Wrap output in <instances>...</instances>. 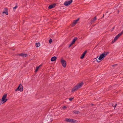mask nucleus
Returning a JSON list of instances; mask_svg holds the SVG:
<instances>
[{
	"mask_svg": "<svg viewBox=\"0 0 123 123\" xmlns=\"http://www.w3.org/2000/svg\"><path fill=\"white\" fill-rule=\"evenodd\" d=\"M18 7V6L17 5L15 7L13 8V10H14V11H15V10Z\"/></svg>",
	"mask_w": 123,
	"mask_h": 123,
	"instance_id": "nucleus-22",
	"label": "nucleus"
},
{
	"mask_svg": "<svg viewBox=\"0 0 123 123\" xmlns=\"http://www.w3.org/2000/svg\"><path fill=\"white\" fill-rule=\"evenodd\" d=\"M40 43H36V46L37 47H38L39 46Z\"/></svg>",
	"mask_w": 123,
	"mask_h": 123,
	"instance_id": "nucleus-19",
	"label": "nucleus"
},
{
	"mask_svg": "<svg viewBox=\"0 0 123 123\" xmlns=\"http://www.w3.org/2000/svg\"><path fill=\"white\" fill-rule=\"evenodd\" d=\"M5 11L3 12V13H5L6 15H8V10L6 8H5Z\"/></svg>",
	"mask_w": 123,
	"mask_h": 123,
	"instance_id": "nucleus-16",
	"label": "nucleus"
},
{
	"mask_svg": "<svg viewBox=\"0 0 123 123\" xmlns=\"http://www.w3.org/2000/svg\"><path fill=\"white\" fill-rule=\"evenodd\" d=\"M104 14L103 15V16L102 17V18H103L104 17Z\"/></svg>",
	"mask_w": 123,
	"mask_h": 123,
	"instance_id": "nucleus-32",
	"label": "nucleus"
},
{
	"mask_svg": "<svg viewBox=\"0 0 123 123\" xmlns=\"http://www.w3.org/2000/svg\"><path fill=\"white\" fill-rule=\"evenodd\" d=\"M73 2L72 0H70L69 1H66L64 3V5L66 6H68L69 5Z\"/></svg>",
	"mask_w": 123,
	"mask_h": 123,
	"instance_id": "nucleus-5",
	"label": "nucleus"
},
{
	"mask_svg": "<svg viewBox=\"0 0 123 123\" xmlns=\"http://www.w3.org/2000/svg\"><path fill=\"white\" fill-rule=\"evenodd\" d=\"M74 43V42L73 41H72V42L71 43L72 44H73Z\"/></svg>",
	"mask_w": 123,
	"mask_h": 123,
	"instance_id": "nucleus-29",
	"label": "nucleus"
},
{
	"mask_svg": "<svg viewBox=\"0 0 123 123\" xmlns=\"http://www.w3.org/2000/svg\"><path fill=\"white\" fill-rule=\"evenodd\" d=\"M121 36L120 34L119 33L117 35L113 40L112 41V43H113L114 42H115Z\"/></svg>",
	"mask_w": 123,
	"mask_h": 123,
	"instance_id": "nucleus-8",
	"label": "nucleus"
},
{
	"mask_svg": "<svg viewBox=\"0 0 123 123\" xmlns=\"http://www.w3.org/2000/svg\"><path fill=\"white\" fill-rule=\"evenodd\" d=\"M114 28H115V26H114V27H113L112 28V30H111V31H112L114 29Z\"/></svg>",
	"mask_w": 123,
	"mask_h": 123,
	"instance_id": "nucleus-30",
	"label": "nucleus"
},
{
	"mask_svg": "<svg viewBox=\"0 0 123 123\" xmlns=\"http://www.w3.org/2000/svg\"><path fill=\"white\" fill-rule=\"evenodd\" d=\"M18 55L22 56V57H26L28 55L27 54H25L23 53H22L21 54H18Z\"/></svg>",
	"mask_w": 123,
	"mask_h": 123,
	"instance_id": "nucleus-11",
	"label": "nucleus"
},
{
	"mask_svg": "<svg viewBox=\"0 0 123 123\" xmlns=\"http://www.w3.org/2000/svg\"><path fill=\"white\" fill-rule=\"evenodd\" d=\"M23 87L21 84H20L19 85L18 87L15 89V91L16 92L17 91H19L20 92H22L23 91Z\"/></svg>",
	"mask_w": 123,
	"mask_h": 123,
	"instance_id": "nucleus-4",
	"label": "nucleus"
},
{
	"mask_svg": "<svg viewBox=\"0 0 123 123\" xmlns=\"http://www.w3.org/2000/svg\"><path fill=\"white\" fill-rule=\"evenodd\" d=\"M83 82H81L73 88L72 90V92H74L75 91L77 90L78 88L81 87L83 85Z\"/></svg>",
	"mask_w": 123,
	"mask_h": 123,
	"instance_id": "nucleus-2",
	"label": "nucleus"
},
{
	"mask_svg": "<svg viewBox=\"0 0 123 123\" xmlns=\"http://www.w3.org/2000/svg\"><path fill=\"white\" fill-rule=\"evenodd\" d=\"M79 18H78L76 20H74L73 21L72 25V27H73L77 24V21L79 20Z\"/></svg>",
	"mask_w": 123,
	"mask_h": 123,
	"instance_id": "nucleus-10",
	"label": "nucleus"
},
{
	"mask_svg": "<svg viewBox=\"0 0 123 123\" xmlns=\"http://www.w3.org/2000/svg\"><path fill=\"white\" fill-rule=\"evenodd\" d=\"M119 10H118V12L119 13Z\"/></svg>",
	"mask_w": 123,
	"mask_h": 123,
	"instance_id": "nucleus-33",
	"label": "nucleus"
},
{
	"mask_svg": "<svg viewBox=\"0 0 123 123\" xmlns=\"http://www.w3.org/2000/svg\"><path fill=\"white\" fill-rule=\"evenodd\" d=\"M112 66H114V65H112Z\"/></svg>",
	"mask_w": 123,
	"mask_h": 123,
	"instance_id": "nucleus-34",
	"label": "nucleus"
},
{
	"mask_svg": "<svg viewBox=\"0 0 123 123\" xmlns=\"http://www.w3.org/2000/svg\"><path fill=\"white\" fill-rule=\"evenodd\" d=\"M114 105V103H113L112 104H111V105L113 106V107H114V108H115V107H116V105H117V104H116L115 105Z\"/></svg>",
	"mask_w": 123,
	"mask_h": 123,
	"instance_id": "nucleus-20",
	"label": "nucleus"
},
{
	"mask_svg": "<svg viewBox=\"0 0 123 123\" xmlns=\"http://www.w3.org/2000/svg\"><path fill=\"white\" fill-rule=\"evenodd\" d=\"M77 38L76 37H75L74 38V39H73V40H72V41H73L75 43V41L77 40Z\"/></svg>",
	"mask_w": 123,
	"mask_h": 123,
	"instance_id": "nucleus-21",
	"label": "nucleus"
},
{
	"mask_svg": "<svg viewBox=\"0 0 123 123\" xmlns=\"http://www.w3.org/2000/svg\"><path fill=\"white\" fill-rule=\"evenodd\" d=\"M120 34V35H121L123 34V30L120 33H119Z\"/></svg>",
	"mask_w": 123,
	"mask_h": 123,
	"instance_id": "nucleus-26",
	"label": "nucleus"
},
{
	"mask_svg": "<svg viewBox=\"0 0 123 123\" xmlns=\"http://www.w3.org/2000/svg\"><path fill=\"white\" fill-rule=\"evenodd\" d=\"M55 6V4H53V5H50L48 7V8L49 9H52Z\"/></svg>",
	"mask_w": 123,
	"mask_h": 123,
	"instance_id": "nucleus-13",
	"label": "nucleus"
},
{
	"mask_svg": "<svg viewBox=\"0 0 123 123\" xmlns=\"http://www.w3.org/2000/svg\"><path fill=\"white\" fill-rule=\"evenodd\" d=\"M107 55V53H103L100 55L99 57L98 58V59H97V58L98 57L97 56L96 59V60L97 62H100L101 61V60L99 61L98 60H101L102 59L104 58L105 57V56L106 55Z\"/></svg>",
	"mask_w": 123,
	"mask_h": 123,
	"instance_id": "nucleus-3",
	"label": "nucleus"
},
{
	"mask_svg": "<svg viewBox=\"0 0 123 123\" xmlns=\"http://www.w3.org/2000/svg\"><path fill=\"white\" fill-rule=\"evenodd\" d=\"M79 112V111H73V113L75 114H78Z\"/></svg>",
	"mask_w": 123,
	"mask_h": 123,
	"instance_id": "nucleus-18",
	"label": "nucleus"
},
{
	"mask_svg": "<svg viewBox=\"0 0 123 123\" xmlns=\"http://www.w3.org/2000/svg\"><path fill=\"white\" fill-rule=\"evenodd\" d=\"M91 105H93V104H92Z\"/></svg>",
	"mask_w": 123,
	"mask_h": 123,
	"instance_id": "nucleus-35",
	"label": "nucleus"
},
{
	"mask_svg": "<svg viewBox=\"0 0 123 123\" xmlns=\"http://www.w3.org/2000/svg\"><path fill=\"white\" fill-rule=\"evenodd\" d=\"M74 98H69V99L70 101H72L73 99Z\"/></svg>",
	"mask_w": 123,
	"mask_h": 123,
	"instance_id": "nucleus-27",
	"label": "nucleus"
},
{
	"mask_svg": "<svg viewBox=\"0 0 123 123\" xmlns=\"http://www.w3.org/2000/svg\"><path fill=\"white\" fill-rule=\"evenodd\" d=\"M16 28L14 27V26H12V29H13V30H14Z\"/></svg>",
	"mask_w": 123,
	"mask_h": 123,
	"instance_id": "nucleus-24",
	"label": "nucleus"
},
{
	"mask_svg": "<svg viewBox=\"0 0 123 123\" xmlns=\"http://www.w3.org/2000/svg\"><path fill=\"white\" fill-rule=\"evenodd\" d=\"M52 42V40L51 39H50L49 40V43H51Z\"/></svg>",
	"mask_w": 123,
	"mask_h": 123,
	"instance_id": "nucleus-23",
	"label": "nucleus"
},
{
	"mask_svg": "<svg viewBox=\"0 0 123 123\" xmlns=\"http://www.w3.org/2000/svg\"><path fill=\"white\" fill-rule=\"evenodd\" d=\"M42 66V65H41L38 67H37L35 71L36 72H37L38 71L39 68L40 67V66Z\"/></svg>",
	"mask_w": 123,
	"mask_h": 123,
	"instance_id": "nucleus-17",
	"label": "nucleus"
},
{
	"mask_svg": "<svg viewBox=\"0 0 123 123\" xmlns=\"http://www.w3.org/2000/svg\"><path fill=\"white\" fill-rule=\"evenodd\" d=\"M72 44H71V43L69 45V47H70L72 45Z\"/></svg>",
	"mask_w": 123,
	"mask_h": 123,
	"instance_id": "nucleus-31",
	"label": "nucleus"
},
{
	"mask_svg": "<svg viewBox=\"0 0 123 123\" xmlns=\"http://www.w3.org/2000/svg\"><path fill=\"white\" fill-rule=\"evenodd\" d=\"M120 34V35H121L123 34V30L120 33H119Z\"/></svg>",
	"mask_w": 123,
	"mask_h": 123,
	"instance_id": "nucleus-25",
	"label": "nucleus"
},
{
	"mask_svg": "<svg viewBox=\"0 0 123 123\" xmlns=\"http://www.w3.org/2000/svg\"><path fill=\"white\" fill-rule=\"evenodd\" d=\"M7 95V94H4L2 97L1 99L0 100V105L3 104L7 100V99L6 98Z\"/></svg>",
	"mask_w": 123,
	"mask_h": 123,
	"instance_id": "nucleus-1",
	"label": "nucleus"
},
{
	"mask_svg": "<svg viewBox=\"0 0 123 123\" xmlns=\"http://www.w3.org/2000/svg\"><path fill=\"white\" fill-rule=\"evenodd\" d=\"M65 121L68 122H71L72 123H74L76 121L74 119H68L66 118L65 119Z\"/></svg>",
	"mask_w": 123,
	"mask_h": 123,
	"instance_id": "nucleus-6",
	"label": "nucleus"
},
{
	"mask_svg": "<svg viewBox=\"0 0 123 123\" xmlns=\"http://www.w3.org/2000/svg\"><path fill=\"white\" fill-rule=\"evenodd\" d=\"M121 36L120 34L119 33L117 35L113 40L112 41V43H113L114 42H115Z\"/></svg>",
	"mask_w": 123,
	"mask_h": 123,
	"instance_id": "nucleus-9",
	"label": "nucleus"
},
{
	"mask_svg": "<svg viewBox=\"0 0 123 123\" xmlns=\"http://www.w3.org/2000/svg\"><path fill=\"white\" fill-rule=\"evenodd\" d=\"M56 57L54 56L52 57L51 59V61L52 62L55 61L56 59Z\"/></svg>",
	"mask_w": 123,
	"mask_h": 123,
	"instance_id": "nucleus-14",
	"label": "nucleus"
},
{
	"mask_svg": "<svg viewBox=\"0 0 123 123\" xmlns=\"http://www.w3.org/2000/svg\"><path fill=\"white\" fill-rule=\"evenodd\" d=\"M61 62L62 64V66L64 68H65L66 67L67 63L64 60L62 59L61 60Z\"/></svg>",
	"mask_w": 123,
	"mask_h": 123,
	"instance_id": "nucleus-7",
	"label": "nucleus"
},
{
	"mask_svg": "<svg viewBox=\"0 0 123 123\" xmlns=\"http://www.w3.org/2000/svg\"><path fill=\"white\" fill-rule=\"evenodd\" d=\"M86 52H87V51L86 50L83 53L82 55L80 57V58L82 59L84 58V56L85 55Z\"/></svg>",
	"mask_w": 123,
	"mask_h": 123,
	"instance_id": "nucleus-12",
	"label": "nucleus"
},
{
	"mask_svg": "<svg viewBox=\"0 0 123 123\" xmlns=\"http://www.w3.org/2000/svg\"><path fill=\"white\" fill-rule=\"evenodd\" d=\"M96 19V18L95 17L93 19H92L91 20V24H92L93 23V22L95 21Z\"/></svg>",
	"mask_w": 123,
	"mask_h": 123,
	"instance_id": "nucleus-15",
	"label": "nucleus"
},
{
	"mask_svg": "<svg viewBox=\"0 0 123 123\" xmlns=\"http://www.w3.org/2000/svg\"><path fill=\"white\" fill-rule=\"evenodd\" d=\"M63 109H65V108H66V106H64L63 107Z\"/></svg>",
	"mask_w": 123,
	"mask_h": 123,
	"instance_id": "nucleus-28",
	"label": "nucleus"
}]
</instances>
